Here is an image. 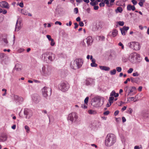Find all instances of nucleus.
Wrapping results in <instances>:
<instances>
[{"instance_id": "f257e3e1", "label": "nucleus", "mask_w": 149, "mask_h": 149, "mask_svg": "<svg viewBox=\"0 0 149 149\" xmlns=\"http://www.w3.org/2000/svg\"><path fill=\"white\" fill-rule=\"evenodd\" d=\"M116 141V137L115 135L112 134H108L105 141V144L107 146L113 145Z\"/></svg>"}, {"instance_id": "f03ea898", "label": "nucleus", "mask_w": 149, "mask_h": 149, "mask_svg": "<svg viewBox=\"0 0 149 149\" xmlns=\"http://www.w3.org/2000/svg\"><path fill=\"white\" fill-rule=\"evenodd\" d=\"M83 63V60L82 59L77 58L71 62V67L75 70L79 69L81 67Z\"/></svg>"}, {"instance_id": "7ed1b4c3", "label": "nucleus", "mask_w": 149, "mask_h": 149, "mask_svg": "<svg viewBox=\"0 0 149 149\" xmlns=\"http://www.w3.org/2000/svg\"><path fill=\"white\" fill-rule=\"evenodd\" d=\"M103 103V100L101 97L97 96L92 99L91 104L93 106L97 107L102 106Z\"/></svg>"}, {"instance_id": "20e7f679", "label": "nucleus", "mask_w": 149, "mask_h": 149, "mask_svg": "<svg viewBox=\"0 0 149 149\" xmlns=\"http://www.w3.org/2000/svg\"><path fill=\"white\" fill-rule=\"evenodd\" d=\"M42 57L45 61H47L48 59L49 62H52L55 59V55L51 52H46L42 54Z\"/></svg>"}, {"instance_id": "39448f33", "label": "nucleus", "mask_w": 149, "mask_h": 149, "mask_svg": "<svg viewBox=\"0 0 149 149\" xmlns=\"http://www.w3.org/2000/svg\"><path fill=\"white\" fill-rule=\"evenodd\" d=\"M52 68L51 67L48 66L46 67L45 66H43L41 72L42 75L45 76H48L52 74Z\"/></svg>"}, {"instance_id": "423d86ee", "label": "nucleus", "mask_w": 149, "mask_h": 149, "mask_svg": "<svg viewBox=\"0 0 149 149\" xmlns=\"http://www.w3.org/2000/svg\"><path fill=\"white\" fill-rule=\"evenodd\" d=\"M140 57L139 54L136 53H133L130 55L129 60L131 62L134 63L136 61L138 60V58Z\"/></svg>"}, {"instance_id": "0eeeda50", "label": "nucleus", "mask_w": 149, "mask_h": 149, "mask_svg": "<svg viewBox=\"0 0 149 149\" xmlns=\"http://www.w3.org/2000/svg\"><path fill=\"white\" fill-rule=\"evenodd\" d=\"M42 93L43 96L46 98L48 96L51 94V89L50 88L44 87L42 90Z\"/></svg>"}, {"instance_id": "6e6552de", "label": "nucleus", "mask_w": 149, "mask_h": 149, "mask_svg": "<svg viewBox=\"0 0 149 149\" xmlns=\"http://www.w3.org/2000/svg\"><path fill=\"white\" fill-rule=\"evenodd\" d=\"M128 46L131 48L136 50H138L140 49L139 45L138 42H133L128 43Z\"/></svg>"}, {"instance_id": "1a4fd4ad", "label": "nucleus", "mask_w": 149, "mask_h": 149, "mask_svg": "<svg viewBox=\"0 0 149 149\" xmlns=\"http://www.w3.org/2000/svg\"><path fill=\"white\" fill-rule=\"evenodd\" d=\"M69 87L68 84L64 82L61 83L58 86L59 88L63 92L67 91Z\"/></svg>"}, {"instance_id": "9d476101", "label": "nucleus", "mask_w": 149, "mask_h": 149, "mask_svg": "<svg viewBox=\"0 0 149 149\" xmlns=\"http://www.w3.org/2000/svg\"><path fill=\"white\" fill-rule=\"evenodd\" d=\"M31 98L33 102L36 104L38 103L40 100V96L37 94H33Z\"/></svg>"}, {"instance_id": "9b49d317", "label": "nucleus", "mask_w": 149, "mask_h": 149, "mask_svg": "<svg viewBox=\"0 0 149 149\" xmlns=\"http://www.w3.org/2000/svg\"><path fill=\"white\" fill-rule=\"evenodd\" d=\"M78 116L76 112H71L69 114L68 119L73 122L74 120H76Z\"/></svg>"}, {"instance_id": "f8f14e48", "label": "nucleus", "mask_w": 149, "mask_h": 149, "mask_svg": "<svg viewBox=\"0 0 149 149\" xmlns=\"http://www.w3.org/2000/svg\"><path fill=\"white\" fill-rule=\"evenodd\" d=\"M14 99L19 103H22L23 101V99L21 97H19L18 96L15 95H12Z\"/></svg>"}, {"instance_id": "ddd939ff", "label": "nucleus", "mask_w": 149, "mask_h": 149, "mask_svg": "<svg viewBox=\"0 0 149 149\" xmlns=\"http://www.w3.org/2000/svg\"><path fill=\"white\" fill-rule=\"evenodd\" d=\"M0 6L2 8L9 9L10 6L8 3L5 1H2L0 3Z\"/></svg>"}, {"instance_id": "4468645a", "label": "nucleus", "mask_w": 149, "mask_h": 149, "mask_svg": "<svg viewBox=\"0 0 149 149\" xmlns=\"http://www.w3.org/2000/svg\"><path fill=\"white\" fill-rule=\"evenodd\" d=\"M93 40L91 36H88L86 39V42L88 46L91 45Z\"/></svg>"}, {"instance_id": "2eb2a0df", "label": "nucleus", "mask_w": 149, "mask_h": 149, "mask_svg": "<svg viewBox=\"0 0 149 149\" xmlns=\"http://www.w3.org/2000/svg\"><path fill=\"white\" fill-rule=\"evenodd\" d=\"M129 29V27L128 26H124L122 28H120V30L121 34L123 35H125L126 33L127 32V30Z\"/></svg>"}, {"instance_id": "dca6fc26", "label": "nucleus", "mask_w": 149, "mask_h": 149, "mask_svg": "<svg viewBox=\"0 0 149 149\" xmlns=\"http://www.w3.org/2000/svg\"><path fill=\"white\" fill-rule=\"evenodd\" d=\"M7 138V135L5 134H3L0 135V142H4L6 141Z\"/></svg>"}, {"instance_id": "f3484780", "label": "nucleus", "mask_w": 149, "mask_h": 149, "mask_svg": "<svg viewBox=\"0 0 149 149\" xmlns=\"http://www.w3.org/2000/svg\"><path fill=\"white\" fill-rule=\"evenodd\" d=\"M100 26L99 23H96L95 25L93 26L92 30L93 31H97L100 28Z\"/></svg>"}, {"instance_id": "a211bd4d", "label": "nucleus", "mask_w": 149, "mask_h": 149, "mask_svg": "<svg viewBox=\"0 0 149 149\" xmlns=\"http://www.w3.org/2000/svg\"><path fill=\"white\" fill-rule=\"evenodd\" d=\"M100 68L102 70H104L106 71H109L110 70V68L108 67H107L104 66H99Z\"/></svg>"}, {"instance_id": "6ab92c4d", "label": "nucleus", "mask_w": 149, "mask_h": 149, "mask_svg": "<svg viewBox=\"0 0 149 149\" xmlns=\"http://www.w3.org/2000/svg\"><path fill=\"white\" fill-rule=\"evenodd\" d=\"M127 9L129 11L131 10L134 11L135 10V8L134 6H132L130 4H128L127 6Z\"/></svg>"}, {"instance_id": "aec40b11", "label": "nucleus", "mask_w": 149, "mask_h": 149, "mask_svg": "<svg viewBox=\"0 0 149 149\" xmlns=\"http://www.w3.org/2000/svg\"><path fill=\"white\" fill-rule=\"evenodd\" d=\"M21 65L19 63H17L16 64L15 68L17 71H19L21 70Z\"/></svg>"}, {"instance_id": "412c9836", "label": "nucleus", "mask_w": 149, "mask_h": 149, "mask_svg": "<svg viewBox=\"0 0 149 149\" xmlns=\"http://www.w3.org/2000/svg\"><path fill=\"white\" fill-rule=\"evenodd\" d=\"M20 29V23H18L17 20L16 23L15 31H18Z\"/></svg>"}, {"instance_id": "4be33fe9", "label": "nucleus", "mask_w": 149, "mask_h": 149, "mask_svg": "<svg viewBox=\"0 0 149 149\" xmlns=\"http://www.w3.org/2000/svg\"><path fill=\"white\" fill-rule=\"evenodd\" d=\"M130 79L131 82L133 83H137L139 79L138 77L134 78L132 77H131Z\"/></svg>"}, {"instance_id": "5701e85b", "label": "nucleus", "mask_w": 149, "mask_h": 149, "mask_svg": "<svg viewBox=\"0 0 149 149\" xmlns=\"http://www.w3.org/2000/svg\"><path fill=\"white\" fill-rule=\"evenodd\" d=\"M119 95L118 93H116L115 91H113L110 93V96H114L115 97H118Z\"/></svg>"}, {"instance_id": "b1692460", "label": "nucleus", "mask_w": 149, "mask_h": 149, "mask_svg": "<svg viewBox=\"0 0 149 149\" xmlns=\"http://www.w3.org/2000/svg\"><path fill=\"white\" fill-rule=\"evenodd\" d=\"M23 113L24 114V116H23V117H24L26 119L29 118V116H28V112H19V115H22Z\"/></svg>"}, {"instance_id": "393cba45", "label": "nucleus", "mask_w": 149, "mask_h": 149, "mask_svg": "<svg viewBox=\"0 0 149 149\" xmlns=\"http://www.w3.org/2000/svg\"><path fill=\"white\" fill-rule=\"evenodd\" d=\"M110 55L112 57H115L117 56L116 52L114 50H112Z\"/></svg>"}, {"instance_id": "a878e982", "label": "nucleus", "mask_w": 149, "mask_h": 149, "mask_svg": "<svg viewBox=\"0 0 149 149\" xmlns=\"http://www.w3.org/2000/svg\"><path fill=\"white\" fill-rule=\"evenodd\" d=\"M118 33V31L116 29H115L113 30L112 33V35L113 37L116 36Z\"/></svg>"}, {"instance_id": "bb28decb", "label": "nucleus", "mask_w": 149, "mask_h": 149, "mask_svg": "<svg viewBox=\"0 0 149 149\" xmlns=\"http://www.w3.org/2000/svg\"><path fill=\"white\" fill-rule=\"evenodd\" d=\"M135 98L134 97H129L127 98V102H130L131 101H133L135 102L136 101V100H134Z\"/></svg>"}, {"instance_id": "cd10ccee", "label": "nucleus", "mask_w": 149, "mask_h": 149, "mask_svg": "<svg viewBox=\"0 0 149 149\" xmlns=\"http://www.w3.org/2000/svg\"><path fill=\"white\" fill-rule=\"evenodd\" d=\"M116 70L115 69H114L112 70H111L110 71V73L111 75H115L116 74Z\"/></svg>"}, {"instance_id": "c85d7f7f", "label": "nucleus", "mask_w": 149, "mask_h": 149, "mask_svg": "<svg viewBox=\"0 0 149 149\" xmlns=\"http://www.w3.org/2000/svg\"><path fill=\"white\" fill-rule=\"evenodd\" d=\"M117 11H118L119 13H122L123 11L122 8L120 7H118L116 10V12H117Z\"/></svg>"}, {"instance_id": "c756f323", "label": "nucleus", "mask_w": 149, "mask_h": 149, "mask_svg": "<svg viewBox=\"0 0 149 149\" xmlns=\"http://www.w3.org/2000/svg\"><path fill=\"white\" fill-rule=\"evenodd\" d=\"M114 97L113 96H111L109 97V103H112L113 101L114 100Z\"/></svg>"}, {"instance_id": "7c9ffc66", "label": "nucleus", "mask_w": 149, "mask_h": 149, "mask_svg": "<svg viewBox=\"0 0 149 149\" xmlns=\"http://www.w3.org/2000/svg\"><path fill=\"white\" fill-rule=\"evenodd\" d=\"M145 2V0H140V2L139 3V4L141 7H142L143 5V3Z\"/></svg>"}, {"instance_id": "2f4dec72", "label": "nucleus", "mask_w": 149, "mask_h": 149, "mask_svg": "<svg viewBox=\"0 0 149 149\" xmlns=\"http://www.w3.org/2000/svg\"><path fill=\"white\" fill-rule=\"evenodd\" d=\"M104 3H106L107 6L108 7H110V5H111V4H110V5H109V2L108 0H104Z\"/></svg>"}, {"instance_id": "473e14b6", "label": "nucleus", "mask_w": 149, "mask_h": 149, "mask_svg": "<svg viewBox=\"0 0 149 149\" xmlns=\"http://www.w3.org/2000/svg\"><path fill=\"white\" fill-rule=\"evenodd\" d=\"M30 111L29 109L27 108H22L20 112H28Z\"/></svg>"}, {"instance_id": "72a5a7b5", "label": "nucleus", "mask_w": 149, "mask_h": 149, "mask_svg": "<svg viewBox=\"0 0 149 149\" xmlns=\"http://www.w3.org/2000/svg\"><path fill=\"white\" fill-rule=\"evenodd\" d=\"M92 83V81H91V79H90L89 80H87L86 81V84L87 85H90Z\"/></svg>"}, {"instance_id": "f704fd0d", "label": "nucleus", "mask_w": 149, "mask_h": 149, "mask_svg": "<svg viewBox=\"0 0 149 149\" xmlns=\"http://www.w3.org/2000/svg\"><path fill=\"white\" fill-rule=\"evenodd\" d=\"M99 40L101 41H103L104 40L105 38L104 36H98Z\"/></svg>"}, {"instance_id": "c9c22d12", "label": "nucleus", "mask_w": 149, "mask_h": 149, "mask_svg": "<svg viewBox=\"0 0 149 149\" xmlns=\"http://www.w3.org/2000/svg\"><path fill=\"white\" fill-rule=\"evenodd\" d=\"M105 6L104 2L103 0H102V2L100 3L99 6L100 7H104Z\"/></svg>"}, {"instance_id": "e433bc0d", "label": "nucleus", "mask_w": 149, "mask_h": 149, "mask_svg": "<svg viewBox=\"0 0 149 149\" xmlns=\"http://www.w3.org/2000/svg\"><path fill=\"white\" fill-rule=\"evenodd\" d=\"M88 99H89L88 97H87L85 99L84 101V103L85 104H87V105L88 104Z\"/></svg>"}, {"instance_id": "4c0bfd02", "label": "nucleus", "mask_w": 149, "mask_h": 149, "mask_svg": "<svg viewBox=\"0 0 149 149\" xmlns=\"http://www.w3.org/2000/svg\"><path fill=\"white\" fill-rule=\"evenodd\" d=\"M116 71L119 72H120L122 71V68L120 67H117L116 68Z\"/></svg>"}, {"instance_id": "58836bf2", "label": "nucleus", "mask_w": 149, "mask_h": 149, "mask_svg": "<svg viewBox=\"0 0 149 149\" xmlns=\"http://www.w3.org/2000/svg\"><path fill=\"white\" fill-rule=\"evenodd\" d=\"M21 13H22L25 15H27V12L26 10H21Z\"/></svg>"}, {"instance_id": "ea45409f", "label": "nucleus", "mask_w": 149, "mask_h": 149, "mask_svg": "<svg viewBox=\"0 0 149 149\" xmlns=\"http://www.w3.org/2000/svg\"><path fill=\"white\" fill-rule=\"evenodd\" d=\"M24 127L25 129L26 130V132L27 133H29L30 130L29 127L27 125H26Z\"/></svg>"}, {"instance_id": "a19ab883", "label": "nucleus", "mask_w": 149, "mask_h": 149, "mask_svg": "<svg viewBox=\"0 0 149 149\" xmlns=\"http://www.w3.org/2000/svg\"><path fill=\"white\" fill-rule=\"evenodd\" d=\"M90 4L91 5L94 6L98 4V2L96 1L95 2H90Z\"/></svg>"}, {"instance_id": "79ce46f5", "label": "nucleus", "mask_w": 149, "mask_h": 149, "mask_svg": "<svg viewBox=\"0 0 149 149\" xmlns=\"http://www.w3.org/2000/svg\"><path fill=\"white\" fill-rule=\"evenodd\" d=\"M2 40L4 42L6 43V46L7 45V44L8 43V42L7 39L6 38H3V39Z\"/></svg>"}, {"instance_id": "37998d69", "label": "nucleus", "mask_w": 149, "mask_h": 149, "mask_svg": "<svg viewBox=\"0 0 149 149\" xmlns=\"http://www.w3.org/2000/svg\"><path fill=\"white\" fill-rule=\"evenodd\" d=\"M5 55L3 53H0V58L2 60L5 56Z\"/></svg>"}, {"instance_id": "c03bdc74", "label": "nucleus", "mask_w": 149, "mask_h": 149, "mask_svg": "<svg viewBox=\"0 0 149 149\" xmlns=\"http://www.w3.org/2000/svg\"><path fill=\"white\" fill-rule=\"evenodd\" d=\"M87 104H82L81 105V107L84 109H86L87 108Z\"/></svg>"}, {"instance_id": "a18cd8bd", "label": "nucleus", "mask_w": 149, "mask_h": 149, "mask_svg": "<svg viewBox=\"0 0 149 149\" xmlns=\"http://www.w3.org/2000/svg\"><path fill=\"white\" fill-rule=\"evenodd\" d=\"M118 22V24L121 26H123L124 24V22L123 21H119Z\"/></svg>"}, {"instance_id": "49530a36", "label": "nucleus", "mask_w": 149, "mask_h": 149, "mask_svg": "<svg viewBox=\"0 0 149 149\" xmlns=\"http://www.w3.org/2000/svg\"><path fill=\"white\" fill-rule=\"evenodd\" d=\"M91 66L93 67H96L97 66V64L95 63H91Z\"/></svg>"}, {"instance_id": "de8ad7c7", "label": "nucleus", "mask_w": 149, "mask_h": 149, "mask_svg": "<svg viewBox=\"0 0 149 149\" xmlns=\"http://www.w3.org/2000/svg\"><path fill=\"white\" fill-rule=\"evenodd\" d=\"M133 91H134L132 89H130V91L129 92H128V93L127 95V96H128V95L132 96V95L131 93L133 92Z\"/></svg>"}, {"instance_id": "09e8293b", "label": "nucleus", "mask_w": 149, "mask_h": 149, "mask_svg": "<svg viewBox=\"0 0 149 149\" xmlns=\"http://www.w3.org/2000/svg\"><path fill=\"white\" fill-rule=\"evenodd\" d=\"M133 70V69L132 68H130L127 70V72L128 73H131Z\"/></svg>"}, {"instance_id": "8fccbe9b", "label": "nucleus", "mask_w": 149, "mask_h": 149, "mask_svg": "<svg viewBox=\"0 0 149 149\" xmlns=\"http://www.w3.org/2000/svg\"><path fill=\"white\" fill-rule=\"evenodd\" d=\"M51 41V42L50 43V45L52 46H53L55 44V42H54V40L53 39H52V40H50Z\"/></svg>"}, {"instance_id": "3c124183", "label": "nucleus", "mask_w": 149, "mask_h": 149, "mask_svg": "<svg viewBox=\"0 0 149 149\" xmlns=\"http://www.w3.org/2000/svg\"><path fill=\"white\" fill-rule=\"evenodd\" d=\"M79 25L81 26L82 27L84 26V24L82 22L80 21L79 23Z\"/></svg>"}, {"instance_id": "603ef678", "label": "nucleus", "mask_w": 149, "mask_h": 149, "mask_svg": "<svg viewBox=\"0 0 149 149\" xmlns=\"http://www.w3.org/2000/svg\"><path fill=\"white\" fill-rule=\"evenodd\" d=\"M133 76L134 77H138L139 75V74L137 72H136L134 73L133 74Z\"/></svg>"}, {"instance_id": "864d4df0", "label": "nucleus", "mask_w": 149, "mask_h": 149, "mask_svg": "<svg viewBox=\"0 0 149 149\" xmlns=\"http://www.w3.org/2000/svg\"><path fill=\"white\" fill-rule=\"evenodd\" d=\"M46 37L49 41H50L53 39L51 38V36L49 35H47Z\"/></svg>"}, {"instance_id": "5fc2aeb1", "label": "nucleus", "mask_w": 149, "mask_h": 149, "mask_svg": "<svg viewBox=\"0 0 149 149\" xmlns=\"http://www.w3.org/2000/svg\"><path fill=\"white\" fill-rule=\"evenodd\" d=\"M118 45L121 47V48L122 49H123L124 48V45L121 42H120L118 43Z\"/></svg>"}, {"instance_id": "6e6d98bb", "label": "nucleus", "mask_w": 149, "mask_h": 149, "mask_svg": "<svg viewBox=\"0 0 149 149\" xmlns=\"http://www.w3.org/2000/svg\"><path fill=\"white\" fill-rule=\"evenodd\" d=\"M74 12L76 14H77L78 12V8H74Z\"/></svg>"}, {"instance_id": "4d7b16f0", "label": "nucleus", "mask_w": 149, "mask_h": 149, "mask_svg": "<svg viewBox=\"0 0 149 149\" xmlns=\"http://www.w3.org/2000/svg\"><path fill=\"white\" fill-rule=\"evenodd\" d=\"M130 80H131V79L130 78H128L127 79H126V80L124 81V83L125 84H126L127 83L128 81H130Z\"/></svg>"}, {"instance_id": "13d9d810", "label": "nucleus", "mask_w": 149, "mask_h": 149, "mask_svg": "<svg viewBox=\"0 0 149 149\" xmlns=\"http://www.w3.org/2000/svg\"><path fill=\"white\" fill-rule=\"evenodd\" d=\"M132 2L134 5H136L137 3L136 1L135 0H132Z\"/></svg>"}, {"instance_id": "bf43d9fd", "label": "nucleus", "mask_w": 149, "mask_h": 149, "mask_svg": "<svg viewBox=\"0 0 149 149\" xmlns=\"http://www.w3.org/2000/svg\"><path fill=\"white\" fill-rule=\"evenodd\" d=\"M115 118L116 119V121L117 122L121 121V119L120 118Z\"/></svg>"}, {"instance_id": "052dcab7", "label": "nucleus", "mask_w": 149, "mask_h": 149, "mask_svg": "<svg viewBox=\"0 0 149 149\" xmlns=\"http://www.w3.org/2000/svg\"><path fill=\"white\" fill-rule=\"evenodd\" d=\"M74 25H75L74 27V28L75 29H76L79 26L78 24H77V23H74Z\"/></svg>"}, {"instance_id": "680f3d73", "label": "nucleus", "mask_w": 149, "mask_h": 149, "mask_svg": "<svg viewBox=\"0 0 149 149\" xmlns=\"http://www.w3.org/2000/svg\"><path fill=\"white\" fill-rule=\"evenodd\" d=\"M55 24H59L60 25H61L62 24L59 21H56L55 23Z\"/></svg>"}, {"instance_id": "e2e57ef3", "label": "nucleus", "mask_w": 149, "mask_h": 149, "mask_svg": "<svg viewBox=\"0 0 149 149\" xmlns=\"http://www.w3.org/2000/svg\"><path fill=\"white\" fill-rule=\"evenodd\" d=\"M19 6L21 8L24 7V4L22 2H20L19 4Z\"/></svg>"}, {"instance_id": "0e129e2a", "label": "nucleus", "mask_w": 149, "mask_h": 149, "mask_svg": "<svg viewBox=\"0 0 149 149\" xmlns=\"http://www.w3.org/2000/svg\"><path fill=\"white\" fill-rule=\"evenodd\" d=\"M122 121H123V123H124L126 121V119L124 117H122Z\"/></svg>"}, {"instance_id": "69168bd1", "label": "nucleus", "mask_w": 149, "mask_h": 149, "mask_svg": "<svg viewBox=\"0 0 149 149\" xmlns=\"http://www.w3.org/2000/svg\"><path fill=\"white\" fill-rule=\"evenodd\" d=\"M99 8V7L98 6H94V9L95 10H97Z\"/></svg>"}, {"instance_id": "338daca9", "label": "nucleus", "mask_w": 149, "mask_h": 149, "mask_svg": "<svg viewBox=\"0 0 149 149\" xmlns=\"http://www.w3.org/2000/svg\"><path fill=\"white\" fill-rule=\"evenodd\" d=\"M76 21L77 22H80L81 20V18L80 17H78L76 19Z\"/></svg>"}, {"instance_id": "774afa93", "label": "nucleus", "mask_w": 149, "mask_h": 149, "mask_svg": "<svg viewBox=\"0 0 149 149\" xmlns=\"http://www.w3.org/2000/svg\"><path fill=\"white\" fill-rule=\"evenodd\" d=\"M127 108L126 107V106H124L122 109H121V111H124Z\"/></svg>"}]
</instances>
